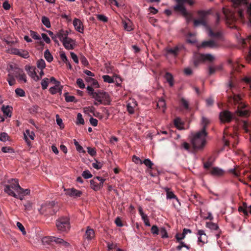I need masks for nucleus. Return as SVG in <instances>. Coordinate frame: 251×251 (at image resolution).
Listing matches in <instances>:
<instances>
[{
  "label": "nucleus",
  "instance_id": "nucleus-1",
  "mask_svg": "<svg viewBox=\"0 0 251 251\" xmlns=\"http://www.w3.org/2000/svg\"><path fill=\"white\" fill-rule=\"evenodd\" d=\"M207 132H204V129H201L195 133H192L190 136L191 142L195 149H201L206 144Z\"/></svg>",
  "mask_w": 251,
  "mask_h": 251
},
{
  "label": "nucleus",
  "instance_id": "nucleus-2",
  "mask_svg": "<svg viewBox=\"0 0 251 251\" xmlns=\"http://www.w3.org/2000/svg\"><path fill=\"white\" fill-rule=\"evenodd\" d=\"M14 190L16 191L17 193L18 192H22L23 191V189L19 185L18 180L12 179L9 181V185L5 186L4 191L9 195L15 198H18V195L14 192Z\"/></svg>",
  "mask_w": 251,
  "mask_h": 251
},
{
  "label": "nucleus",
  "instance_id": "nucleus-3",
  "mask_svg": "<svg viewBox=\"0 0 251 251\" xmlns=\"http://www.w3.org/2000/svg\"><path fill=\"white\" fill-rule=\"evenodd\" d=\"M214 59V57L210 54L195 53L193 56V65L195 67H197L202 62L205 61L212 62Z\"/></svg>",
  "mask_w": 251,
  "mask_h": 251
},
{
  "label": "nucleus",
  "instance_id": "nucleus-4",
  "mask_svg": "<svg viewBox=\"0 0 251 251\" xmlns=\"http://www.w3.org/2000/svg\"><path fill=\"white\" fill-rule=\"evenodd\" d=\"M56 227L58 230L61 231H67L69 230V219L67 217H62L56 220Z\"/></svg>",
  "mask_w": 251,
  "mask_h": 251
},
{
  "label": "nucleus",
  "instance_id": "nucleus-5",
  "mask_svg": "<svg viewBox=\"0 0 251 251\" xmlns=\"http://www.w3.org/2000/svg\"><path fill=\"white\" fill-rule=\"evenodd\" d=\"M55 202L52 201L49 203H46L42 205L41 208L39 209V212L42 214L45 215H53L55 213L54 210L52 208L55 205Z\"/></svg>",
  "mask_w": 251,
  "mask_h": 251
},
{
  "label": "nucleus",
  "instance_id": "nucleus-6",
  "mask_svg": "<svg viewBox=\"0 0 251 251\" xmlns=\"http://www.w3.org/2000/svg\"><path fill=\"white\" fill-rule=\"evenodd\" d=\"M108 94L105 92L100 90L96 91L92 97V98L95 99L100 103H102V100H106Z\"/></svg>",
  "mask_w": 251,
  "mask_h": 251
},
{
  "label": "nucleus",
  "instance_id": "nucleus-7",
  "mask_svg": "<svg viewBox=\"0 0 251 251\" xmlns=\"http://www.w3.org/2000/svg\"><path fill=\"white\" fill-rule=\"evenodd\" d=\"M220 119L223 123H229L233 119V115L228 111H224L220 113Z\"/></svg>",
  "mask_w": 251,
  "mask_h": 251
},
{
  "label": "nucleus",
  "instance_id": "nucleus-8",
  "mask_svg": "<svg viewBox=\"0 0 251 251\" xmlns=\"http://www.w3.org/2000/svg\"><path fill=\"white\" fill-rule=\"evenodd\" d=\"M175 0L176 1L177 4L175 6V10L180 12L183 15H188V12L183 6L184 0Z\"/></svg>",
  "mask_w": 251,
  "mask_h": 251
},
{
  "label": "nucleus",
  "instance_id": "nucleus-9",
  "mask_svg": "<svg viewBox=\"0 0 251 251\" xmlns=\"http://www.w3.org/2000/svg\"><path fill=\"white\" fill-rule=\"evenodd\" d=\"M64 190L66 192V195L75 198L80 197L82 194L81 191L77 190L75 188L67 189H65Z\"/></svg>",
  "mask_w": 251,
  "mask_h": 251
},
{
  "label": "nucleus",
  "instance_id": "nucleus-10",
  "mask_svg": "<svg viewBox=\"0 0 251 251\" xmlns=\"http://www.w3.org/2000/svg\"><path fill=\"white\" fill-rule=\"evenodd\" d=\"M223 12L226 20L233 21L235 19L234 13L230 9L226 7H223Z\"/></svg>",
  "mask_w": 251,
  "mask_h": 251
},
{
  "label": "nucleus",
  "instance_id": "nucleus-11",
  "mask_svg": "<svg viewBox=\"0 0 251 251\" xmlns=\"http://www.w3.org/2000/svg\"><path fill=\"white\" fill-rule=\"evenodd\" d=\"M209 173L212 176L220 177L224 175L225 171L219 167H214L209 170Z\"/></svg>",
  "mask_w": 251,
  "mask_h": 251
},
{
  "label": "nucleus",
  "instance_id": "nucleus-12",
  "mask_svg": "<svg viewBox=\"0 0 251 251\" xmlns=\"http://www.w3.org/2000/svg\"><path fill=\"white\" fill-rule=\"evenodd\" d=\"M199 15L201 18L200 20H194V25L195 26H198L200 25H205V22L204 20V18L205 16V13L204 11H200L198 12Z\"/></svg>",
  "mask_w": 251,
  "mask_h": 251
},
{
  "label": "nucleus",
  "instance_id": "nucleus-13",
  "mask_svg": "<svg viewBox=\"0 0 251 251\" xmlns=\"http://www.w3.org/2000/svg\"><path fill=\"white\" fill-rule=\"evenodd\" d=\"M73 24L75 27V29L77 31L80 33L83 32L84 28L83 24L79 19L75 18V19L73 21Z\"/></svg>",
  "mask_w": 251,
  "mask_h": 251
},
{
  "label": "nucleus",
  "instance_id": "nucleus-14",
  "mask_svg": "<svg viewBox=\"0 0 251 251\" xmlns=\"http://www.w3.org/2000/svg\"><path fill=\"white\" fill-rule=\"evenodd\" d=\"M218 45L213 40H208L203 42L200 46L201 48H216Z\"/></svg>",
  "mask_w": 251,
  "mask_h": 251
},
{
  "label": "nucleus",
  "instance_id": "nucleus-15",
  "mask_svg": "<svg viewBox=\"0 0 251 251\" xmlns=\"http://www.w3.org/2000/svg\"><path fill=\"white\" fill-rule=\"evenodd\" d=\"M95 235V234L94 229L91 228L89 226H88L87 230H86L85 234L84 235V238L88 241H91L94 238Z\"/></svg>",
  "mask_w": 251,
  "mask_h": 251
},
{
  "label": "nucleus",
  "instance_id": "nucleus-16",
  "mask_svg": "<svg viewBox=\"0 0 251 251\" xmlns=\"http://www.w3.org/2000/svg\"><path fill=\"white\" fill-rule=\"evenodd\" d=\"M50 242H54L57 244H60L61 246L64 247H68L70 246V244L62 239L57 238L56 237H51L50 238Z\"/></svg>",
  "mask_w": 251,
  "mask_h": 251
},
{
  "label": "nucleus",
  "instance_id": "nucleus-17",
  "mask_svg": "<svg viewBox=\"0 0 251 251\" xmlns=\"http://www.w3.org/2000/svg\"><path fill=\"white\" fill-rule=\"evenodd\" d=\"M57 36L59 40L63 42L65 39L68 38V34L69 32L68 30H65L63 29L59 30L57 32H56Z\"/></svg>",
  "mask_w": 251,
  "mask_h": 251
},
{
  "label": "nucleus",
  "instance_id": "nucleus-18",
  "mask_svg": "<svg viewBox=\"0 0 251 251\" xmlns=\"http://www.w3.org/2000/svg\"><path fill=\"white\" fill-rule=\"evenodd\" d=\"M245 107L244 104H242L241 107H238L237 112L239 116L246 117L249 115V111Z\"/></svg>",
  "mask_w": 251,
  "mask_h": 251
},
{
  "label": "nucleus",
  "instance_id": "nucleus-19",
  "mask_svg": "<svg viewBox=\"0 0 251 251\" xmlns=\"http://www.w3.org/2000/svg\"><path fill=\"white\" fill-rule=\"evenodd\" d=\"M63 43V45L64 47L67 50H73L74 48V40L72 39L71 38L68 37L66 39H65L64 41L62 42Z\"/></svg>",
  "mask_w": 251,
  "mask_h": 251
},
{
  "label": "nucleus",
  "instance_id": "nucleus-20",
  "mask_svg": "<svg viewBox=\"0 0 251 251\" xmlns=\"http://www.w3.org/2000/svg\"><path fill=\"white\" fill-rule=\"evenodd\" d=\"M12 53L18 55L24 58H27L29 57V53L26 50H23L17 49H14L12 50Z\"/></svg>",
  "mask_w": 251,
  "mask_h": 251
},
{
  "label": "nucleus",
  "instance_id": "nucleus-21",
  "mask_svg": "<svg viewBox=\"0 0 251 251\" xmlns=\"http://www.w3.org/2000/svg\"><path fill=\"white\" fill-rule=\"evenodd\" d=\"M164 190L166 192L167 198L168 199H175L177 203H178L179 206L180 205V203L178 199L176 197V196L174 194V193L170 190V189L168 187L164 188Z\"/></svg>",
  "mask_w": 251,
  "mask_h": 251
},
{
  "label": "nucleus",
  "instance_id": "nucleus-22",
  "mask_svg": "<svg viewBox=\"0 0 251 251\" xmlns=\"http://www.w3.org/2000/svg\"><path fill=\"white\" fill-rule=\"evenodd\" d=\"M91 187L94 191H97L100 190L103 186L102 182H98L96 179H93L90 181Z\"/></svg>",
  "mask_w": 251,
  "mask_h": 251
},
{
  "label": "nucleus",
  "instance_id": "nucleus-23",
  "mask_svg": "<svg viewBox=\"0 0 251 251\" xmlns=\"http://www.w3.org/2000/svg\"><path fill=\"white\" fill-rule=\"evenodd\" d=\"M27 136H28L31 139V140H33L34 139V137H35V134L34 133V132L33 131H30V130L29 129H26L25 130V133H24V137H25V139L26 141V142L27 143V145L28 146H30V141L28 140Z\"/></svg>",
  "mask_w": 251,
  "mask_h": 251
},
{
  "label": "nucleus",
  "instance_id": "nucleus-24",
  "mask_svg": "<svg viewBox=\"0 0 251 251\" xmlns=\"http://www.w3.org/2000/svg\"><path fill=\"white\" fill-rule=\"evenodd\" d=\"M137 105V102L132 100L131 102H129L127 104V110L130 114H133L134 112V108Z\"/></svg>",
  "mask_w": 251,
  "mask_h": 251
},
{
  "label": "nucleus",
  "instance_id": "nucleus-25",
  "mask_svg": "<svg viewBox=\"0 0 251 251\" xmlns=\"http://www.w3.org/2000/svg\"><path fill=\"white\" fill-rule=\"evenodd\" d=\"M26 70H27L26 68ZM27 71L28 75H30L33 78H34L35 80L37 81L40 79V78L37 75L35 71L34 68L33 67H28Z\"/></svg>",
  "mask_w": 251,
  "mask_h": 251
},
{
  "label": "nucleus",
  "instance_id": "nucleus-26",
  "mask_svg": "<svg viewBox=\"0 0 251 251\" xmlns=\"http://www.w3.org/2000/svg\"><path fill=\"white\" fill-rule=\"evenodd\" d=\"M191 232H192V231L190 229H187V228H184L183 230V232L181 234V237H179V233H177L176 235V238L177 242H179L180 240L184 239L187 233H190Z\"/></svg>",
  "mask_w": 251,
  "mask_h": 251
},
{
  "label": "nucleus",
  "instance_id": "nucleus-27",
  "mask_svg": "<svg viewBox=\"0 0 251 251\" xmlns=\"http://www.w3.org/2000/svg\"><path fill=\"white\" fill-rule=\"evenodd\" d=\"M208 35L211 37H214L218 39H221L222 37V33L220 31L214 32L210 28L207 29Z\"/></svg>",
  "mask_w": 251,
  "mask_h": 251
},
{
  "label": "nucleus",
  "instance_id": "nucleus-28",
  "mask_svg": "<svg viewBox=\"0 0 251 251\" xmlns=\"http://www.w3.org/2000/svg\"><path fill=\"white\" fill-rule=\"evenodd\" d=\"M198 235H199L198 237V242L204 243L205 239H206V235L203 230H199Z\"/></svg>",
  "mask_w": 251,
  "mask_h": 251
},
{
  "label": "nucleus",
  "instance_id": "nucleus-29",
  "mask_svg": "<svg viewBox=\"0 0 251 251\" xmlns=\"http://www.w3.org/2000/svg\"><path fill=\"white\" fill-rule=\"evenodd\" d=\"M179 49L177 47H176L174 48H170L167 50V54H172L174 56H176L178 53Z\"/></svg>",
  "mask_w": 251,
  "mask_h": 251
},
{
  "label": "nucleus",
  "instance_id": "nucleus-30",
  "mask_svg": "<svg viewBox=\"0 0 251 251\" xmlns=\"http://www.w3.org/2000/svg\"><path fill=\"white\" fill-rule=\"evenodd\" d=\"M238 210L240 212H243L245 216H248V205L245 202H244L242 206L239 207Z\"/></svg>",
  "mask_w": 251,
  "mask_h": 251
},
{
  "label": "nucleus",
  "instance_id": "nucleus-31",
  "mask_svg": "<svg viewBox=\"0 0 251 251\" xmlns=\"http://www.w3.org/2000/svg\"><path fill=\"white\" fill-rule=\"evenodd\" d=\"M131 22L128 20L127 21L123 22V26L124 29L128 31H130L133 29Z\"/></svg>",
  "mask_w": 251,
  "mask_h": 251
},
{
  "label": "nucleus",
  "instance_id": "nucleus-32",
  "mask_svg": "<svg viewBox=\"0 0 251 251\" xmlns=\"http://www.w3.org/2000/svg\"><path fill=\"white\" fill-rule=\"evenodd\" d=\"M10 86H13L16 83V80L12 74H9L7 75L6 79Z\"/></svg>",
  "mask_w": 251,
  "mask_h": 251
},
{
  "label": "nucleus",
  "instance_id": "nucleus-33",
  "mask_svg": "<svg viewBox=\"0 0 251 251\" xmlns=\"http://www.w3.org/2000/svg\"><path fill=\"white\" fill-rule=\"evenodd\" d=\"M209 124V121L205 117H202L201 119V129H204V132H206V128L207 126Z\"/></svg>",
  "mask_w": 251,
  "mask_h": 251
},
{
  "label": "nucleus",
  "instance_id": "nucleus-34",
  "mask_svg": "<svg viewBox=\"0 0 251 251\" xmlns=\"http://www.w3.org/2000/svg\"><path fill=\"white\" fill-rule=\"evenodd\" d=\"M165 77L167 81L169 82L170 85L172 86L174 85L173 77L172 75L169 73H166L165 74Z\"/></svg>",
  "mask_w": 251,
  "mask_h": 251
},
{
  "label": "nucleus",
  "instance_id": "nucleus-35",
  "mask_svg": "<svg viewBox=\"0 0 251 251\" xmlns=\"http://www.w3.org/2000/svg\"><path fill=\"white\" fill-rule=\"evenodd\" d=\"M2 110L5 115L8 117L11 116V112L10 110V107L8 106L4 107V106L2 107Z\"/></svg>",
  "mask_w": 251,
  "mask_h": 251
},
{
  "label": "nucleus",
  "instance_id": "nucleus-36",
  "mask_svg": "<svg viewBox=\"0 0 251 251\" xmlns=\"http://www.w3.org/2000/svg\"><path fill=\"white\" fill-rule=\"evenodd\" d=\"M64 96H65V100L67 102H77V100H75V98L74 96L68 95L67 93H65Z\"/></svg>",
  "mask_w": 251,
  "mask_h": 251
},
{
  "label": "nucleus",
  "instance_id": "nucleus-37",
  "mask_svg": "<svg viewBox=\"0 0 251 251\" xmlns=\"http://www.w3.org/2000/svg\"><path fill=\"white\" fill-rule=\"evenodd\" d=\"M247 42H248L250 47H249V55H248V58L249 60H251V35H250L249 37V39L247 41L244 40L243 41V44L244 45H247Z\"/></svg>",
  "mask_w": 251,
  "mask_h": 251
},
{
  "label": "nucleus",
  "instance_id": "nucleus-38",
  "mask_svg": "<svg viewBox=\"0 0 251 251\" xmlns=\"http://www.w3.org/2000/svg\"><path fill=\"white\" fill-rule=\"evenodd\" d=\"M44 56L47 61L49 62H51L53 60V57L52 55L50 54L49 50H45L44 52Z\"/></svg>",
  "mask_w": 251,
  "mask_h": 251
},
{
  "label": "nucleus",
  "instance_id": "nucleus-39",
  "mask_svg": "<svg viewBox=\"0 0 251 251\" xmlns=\"http://www.w3.org/2000/svg\"><path fill=\"white\" fill-rule=\"evenodd\" d=\"M235 7H239L241 4H246V0H231Z\"/></svg>",
  "mask_w": 251,
  "mask_h": 251
},
{
  "label": "nucleus",
  "instance_id": "nucleus-40",
  "mask_svg": "<svg viewBox=\"0 0 251 251\" xmlns=\"http://www.w3.org/2000/svg\"><path fill=\"white\" fill-rule=\"evenodd\" d=\"M159 234H160L162 238H167L168 237V235L166 228L164 227H162L160 228L159 231Z\"/></svg>",
  "mask_w": 251,
  "mask_h": 251
},
{
  "label": "nucleus",
  "instance_id": "nucleus-41",
  "mask_svg": "<svg viewBox=\"0 0 251 251\" xmlns=\"http://www.w3.org/2000/svg\"><path fill=\"white\" fill-rule=\"evenodd\" d=\"M62 90V87H60L59 85L58 86H57L56 85H55L53 87H51L50 89V92L51 94H55L58 91H61Z\"/></svg>",
  "mask_w": 251,
  "mask_h": 251
},
{
  "label": "nucleus",
  "instance_id": "nucleus-42",
  "mask_svg": "<svg viewBox=\"0 0 251 251\" xmlns=\"http://www.w3.org/2000/svg\"><path fill=\"white\" fill-rule=\"evenodd\" d=\"M76 125H84V120L83 118L82 115L81 113H78L77 115V119L76 121Z\"/></svg>",
  "mask_w": 251,
  "mask_h": 251
},
{
  "label": "nucleus",
  "instance_id": "nucleus-43",
  "mask_svg": "<svg viewBox=\"0 0 251 251\" xmlns=\"http://www.w3.org/2000/svg\"><path fill=\"white\" fill-rule=\"evenodd\" d=\"M231 100H233L234 102L236 104L239 103L241 100V97L239 95L233 94V96L230 97Z\"/></svg>",
  "mask_w": 251,
  "mask_h": 251
},
{
  "label": "nucleus",
  "instance_id": "nucleus-44",
  "mask_svg": "<svg viewBox=\"0 0 251 251\" xmlns=\"http://www.w3.org/2000/svg\"><path fill=\"white\" fill-rule=\"evenodd\" d=\"M42 22L47 27L50 28V23L48 17L45 16L42 17Z\"/></svg>",
  "mask_w": 251,
  "mask_h": 251
},
{
  "label": "nucleus",
  "instance_id": "nucleus-45",
  "mask_svg": "<svg viewBox=\"0 0 251 251\" xmlns=\"http://www.w3.org/2000/svg\"><path fill=\"white\" fill-rule=\"evenodd\" d=\"M174 125L179 129H183V127H181V126L182 125V123L181 122L180 119L179 118H176L175 119Z\"/></svg>",
  "mask_w": 251,
  "mask_h": 251
},
{
  "label": "nucleus",
  "instance_id": "nucleus-46",
  "mask_svg": "<svg viewBox=\"0 0 251 251\" xmlns=\"http://www.w3.org/2000/svg\"><path fill=\"white\" fill-rule=\"evenodd\" d=\"M206 227L213 230H217L219 228L218 225L213 223H206Z\"/></svg>",
  "mask_w": 251,
  "mask_h": 251
},
{
  "label": "nucleus",
  "instance_id": "nucleus-47",
  "mask_svg": "<svg viewBox=\"0 0 251 251\" xmlns=\"http://www.w3.org/2000/svg\"><path fill=\"white\" fill-rule=\"evenodd\" d=\"M250 127L251 126L247 123V122H245L244 123L243 128L246 133H249L250 135H251V132Z\"/></svg>",
  "mask_w": 251,
  "mask_h": 251
},
{
  "label": "nucleus",
  "instance_id": "nucleus-48",
  "mask_svg": "<svg viewBox=\"0 0 251 251\" xmlns=\"http://www.w3.org/2000/svg\"><path fill=\"white\" fill-rule=\"evenodd\" d=\"M37 67L41 70H43L46 67L45 61L42 59L37 61Z\"/></svg>",
  "mask_w": 251,
  "mask_h": 251
},
{
  "label": "nucleus",
  "instance_id": "nucleus-49",
  "mask_svg": "<svg viewBox=\"0 0 251 251\" xmlns=\"http://www.w3.org/2000/svg\"><path fill=\"white\" fill-rule=\"evenodd\" d=\"M180 103L181 105L183 106L185 109H189V102L184 98H182L180 99Z\"/></svg>",
  "mask_w": 251,
  "mask_h": 251
},
{
  "label": "nucleus",
  "instance_id": "nucleus-50",
  "mask_svg": "<svg viewBox=\"0 0 251 251\" xmlns=\"http://www.w3.org/2000/svg\"><path fill=\"white\" fill-rule=\"evenodd\" d=\"M102 78L103 79V81L105 82H107L109 83H111L114 82L113 79L108 75H104L102 76Z\"/></svg>",
  "mask_w": 251,
  "mask_h": 251
},
{
  "label": "nucleus",
  "instance_id": "nucleus-51",
  "mask_svg": "<svg viewBox=\"0 0 251 251\" xmlns=\"http://www.w3.org/2000/svg\"><path fill=\"white\" fill-rule=\"evenodd\" d=\"M228 172L233 175L235 177H239L240 175V171H237L235 168L229 169Z\"/></svg>",
  "mask_w": 251,
  "mask_h": 251
},
{
  "label": "nucleus",
  "instance_id": "nucleus-52",
  "mask_svg": "<svg viewBox=\"0 0 251 251\" xmlns=\"http://www.w3.org/2000/svg\"><path fill=\"white\" fill-rule=\"evenodd\" d=\"M147 167L150 169H152V166L153 165V163L149 159H146L144 161H142Z\"/></svg>",
  "mask_w": 251,
  "mask_h": 251
},
{
  "label": "nucleus",
  "instance_id": "nucleus-53",
  "mask_svg": "<svg viewBox=\"0 0 251 251\" xmlns=\"http://www.w3.org/2000/svg\"><path fill=\"white\" fill-rule=\"evenodd\" d=\"M48 80L49 79L48 78H45L42 80L41 86L43 90H45L47 88L49 84Z\"/></svg>",
  "mask_w": 251,
  "mask_h": 251
},
{
  "label": "nucleus",
  "instance_id": "nucleus-54",
  "mask_svg": "<svg viewBox=\"0 0 251 251\" xmlns=\"http://www.w3.org/2000/svg\"><path fill=\"white\" fill-rule=\"evenodd\" d=\"M96 16H97V18L99 20L102 21L104 23H106L108 21L107 17L103 15L98 14V15H97Z\"/></svg>",
  "mask_w": 251,
  "mask_h": 251
},
{
  "label": "nucleus",
  "instance_id": "nucleus-55",
  "mask_svg": "<svg viewBox=\"0 0 251 251\" xmlns=\"http://www.w3.org/2000/svg\"><path fill=\"white\" fill-rule=\"evenodd\" d=\"M82 176L85 178L88 179L92 177V175L88 170L84 171L82 174Z\"/></svg>",
  "mask_w": 251,
  "mask_h": 251
},
{
  "label": "nucleus",
  "instance_id": "nucleus-56",
  "mask_svg": "<svg viewBox=\"0 0 251 251\" xmlns=\"http://www.w3.org/2000/svg\"><path fill=\"white\" fill-rule=\"evenodd\" d=\"M30 36L33 39H34L35 40H41V37L36 32L31 30L30 31Z\"/></svg>",
  "mask_w": 251,
  "mask_h": 251
},
{
  "label": "nucleus",
  "instance_id": "nucleus-57",
  "mask_svg": "<svg viewBox=\"0 0 251 251\" xmlns=\"http://www.w3.org/2000/svg\"><path fill=\"white\" fill-rule=\"evenodd\" d=\"M25 207V211H30L32 210V203L27 201L25 204H24Z\"/></svg>",
  "mask_w": 251,
  "mask_h": 251
},
{
  "label": "nucleus",
  "instance_id": "nucleus-58",
  "mask_svg": "<svg viewBox=\"0 0 251 251\" xmlns=\"http://www.w3.org/2000/svg\"><path fill=\"white\" fill-rule=\"evenodd\" d=\"M80 60L81 63L85 66L89 65V62L86 58L83 55H81L80 56Z\"/></svg>",
  "mask_w": 251,
  "mask_h": 251
},
{
  "label": "nucleus",
  "instance_id": "nucleus-59",
  "mask_svg": "<svg viewBox=\"0 0 251 251\" xmlns=\"http://www.w3.org/2000/svg\"><path fill=\"white\" fill-rule=\"evenodd\" d=\"M15 91V93L16 94V95L20 97L25 96V91L21 88H17Z\"/></svg>",
  "mask_w": 251,
  "mask_h": 251
},
{
  "label": "nucleus",
  "instance_id": "nucleus-60",
  "mask_svg": "<svg viewBox=\"0 0 251 251\" xmlns=\"http://www.w3.org/2000/svg\"><path fill=\"white\" fill-rule=\"evenodd\" d=\"M8 139V135L5 132H2L0 134V140L1 141H6Z\"/></svg>",
  "mask_w": 251,
  "mask_h": 251
},
{
  "label": "nucleus",
  "instance_id": "nucleus-61",
  "mask_svg": "<svg viewBox=\"0 0 251 251\" xmlns=\"http://www.w3.org/2000/svg\"><path fill=\"white\" fill-rule=\"evenodd\" d=\"M159 229L158 227L156 225H153L151 228V232L153 235H158L159 234Z\"/></svg>",
  "mask_w": 251,
  "mask_h": 251
},
{
  "label": "nucleus",
  "instance_id": "nucleus-62",
  "mask_svg": "<svg viewBox=\"0 0 251 251\" xmlns=\"http://www.w3.org/2000/svg\"><path fill=\"white\" fill-rule=\"evenodd\" d=\"M76 84L78 85L80 89H83L85 88V85L83 82V80L81 78H78L76 80Z\"/></svg>",
  "mask_w": 251,
  "mask_h": 251
},
{
  "label": "nucleus",
  "instance_id": "nucleus-63",
  "mask_svg": "<svg viewBox=\"0 0 251 251\" xmlns=\"http://www.w3.org/2000/svg\"><path fill=\"white\" fill-rule=\"evenodd\" d=\"M87 151L88 153L92 156H95L96 155V151L95 148L88 147Z\"/></svg>",
  "mask_w": 251,
  "mask_h": 251
},
{
  "label": "nucleus",
  "instance_id": "nucleus-64",
  "mask_svg": "<svg viewBox=\"0 0 251 251\" xmlns=\"http://www.w3.org/2000/svg\"><path fill=\"white\" fill-rule=\"evenodd\" d=\"M157 106L159 108H165L166 106L165 100L163 99L159 100L157 103Z\"/></svg>",
  "mask_w": 251,
  "mask_h": 251
}]
</instances>
